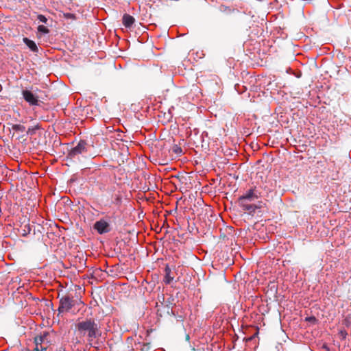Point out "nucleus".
Returning a JSON list of instances; mask_svg holds the SVG:
<instances>
[{
  "instance_id": "obj_1",
  "label": "nucleus",
  "mask_w": 351,
  "mask_h": 351,
  "mask_svg": "<svg viewBox=\"0 0 351 351\" xmlns=\"http://www.w3.org/2000/svg\"><path fill=\"white\" fill-rule=\"evenodd\" d=\"M77 332L82 336H86L90 345L94 339L99 338L101 335L100 326L94 319L86 318L79 322L76 324Z\"/></svg>"
},
{
  "instance_id": "obj_2",
  "label": "nucleus",
  "mask_w": 351,
  "mask_h": 351,
  "mask_svg": "<svg viewBox=\"0 0 351 351\" xmlns=\"http://www.w3.org/2000/svg\"><path fill=\"white\" fill-rule=\"evenodd\" d=\"M88 144L86 141L80 140L75 146L68 149V153L66 157L67 160L73 161L79 160V156L86 154L88 152Z\"/></svg>"
},
{
  "instance_id": "obj_3",
  "label": "nucleus",
  "mask_w": 351,
  "mask_h": 351,
  "mask_svg": "<svg viewBox=\"0 0 351 351\" xmlns=\"http://www.w3.org/2000/svg\"><path fill=\"white\" fill-rule=\"evenodd\" d=\"M260 196V192L256 187H252L238 198L239 204H243L246 201L254 202Z\"/></svg>"
},
{
  "instance_id": "obj_4",
  "label": "nucleus",
  "mask_w": 351,
  "mask_h": 351,
  "mask_svg": "<svg viewBox=\"0 0 351 351\" xmlns=\"http://www.w3.org/2000/svg\"><path fill=\"white\" fill-rule=\"evenodd\" d=\"M74 305L75 300L73 297L68 295L62 296L60 299V304L58 309L59 314L69 311Z\"/></svg>"
},
{
  "instance_id": "obj_5",
  "label": "nucleus",
  "mask_w": 351,
  "mask_h": 351,
  "mask_svg": "<svg viewBox=\"0 0 351 351\" xmlns=\"http://www.w3.org/2000/svg\"><path fill=\"white\" fill-rule=\"evenodd\" d=\"M93 228L99 234H106L111 230V227L109 222H108L104 219H101L97 221L93 225Z\"/></svg>"
},
{
  "instance_id": "obj_6",
  "label": "nucleus",
  "mask_w": 351,
  "mask_h": 351,
  "mask_svg": "<svg viewBox=\"0 0 351 351\" xmlns=\"http://www.w3.org/2000/svg\"><path fill=\"white\" fill-rule=\"evenodd\" d=\"M23 98L31 106H38V97L32 91L25 89L22 90Z\"/></svg>"
},
{
  "instance_id": "obj_7",
  "label": "nucleus",
  "mask_w": 351,
  "mask_h": 351,
  "mask_svg": "<svg viewBox=\"0 0 351 351\" xmlns=\"http://www.w3.org/2000/svg\"><path fill=\"white\" fill-rule=\"evenodd\" d=\"M49 332L47 331H44L40 333L39 335H36L34 337V343L35 344L42 345L43 343L51 344V340L49 338Z\"/></svg>"
},
{
  "instance_id": "obj_8",
  "label": "nucleus",
  "mask_w": 351,
  "mask_h": 351,
  "mask_svg": "<svg viewBox=\"0 0 351 351\" xmlns=\"http://www.w3.org/2000/svg\"><path fill=\"white\" fill-rule=\"evenodd\" d=\"M243 210L247 211L250 215H254L256 210L260 208L256 204L252 203H243V204H239Z\"/></svg>"
},
{
  "instance_id": "obj_9",
  "label": "nucleus",
  "mask_w": 351,
  "mask_h": 351,
  "mask_svg": "<svg viewBox=\"0 0 351 351\" xmlns=\"http://www.w3.org/2000/svg\"><path fill=\"white\" fill-rule=\"evenodd\" d=\"M135 22V19L128 14H124L122 18V23L126 28H130Z\"/></svg>"
},
{
  "instance_id": "obj_10",
  "label": "nucleus",
  "mask_w": 351,
  "mask_h": 351,
  "mask_svg": "<svg viewBox=\"0 0 351 351\" xmlns=\"http://www.w3.org/2000/svg\"><path fill=\"white\" fill-rule=\"evenodd\" d=\"M23 41L32 51L34 53L38 52V47H37L36 43L34 40L27 37H24L23 38Z\"/></svg>"
},
{
  "instance_id": "obj_11",
  "label": "nucleus",
  "mask_w": 351,
  "mask_h": 351,
  "mask_svg": "<svg viewBox=\"0 0 351 351\" xmlns=\"http://www.w3.org/2000/svg\"><path fill=\"white\" fill-rule=\"evenodd\" d=\"M165 276L163 281L166 285H169L173 281V277L171 276V270L168 264L165 265Z\"/></svg>"
},
{
  "instance_id": "obj_12",
  "label": "nucleus",
  "mask_w": 351,
  "mask_h": 351,
  "mask_svg": "<svg viewBox=\"0 0 351 351\" xmlns=\"http://www.w3.org/2000/svg\"><path fill=\"white\" fill-rule=\"evenodd\" d=\"M136 346V349L140 350L141 351H149L150 350L149 343L138 342Z\"/></svg>"
},
{
  "instance_id": "obj_13",
  "label": "nucleus",
  "mask_w": 351,
  "mask_h": 351,
  "mask_svg": "<svg viewBox=\"0 0 351 351\" xmlns=\"http://www.w3.org/2000/svg\"><path fill=\"white\" fill-rule=\"evenodd\" d=\"M12 129L17 132H26V128L21 124H13L12 126Z\"/></svg>"
},
{
  "instance_id": "obj_14",
  "label": "nucleus",
  "mask_w": 351,
  "mask_h": 351,
  "mask_svg": "<svg viewBox=\"0 0 351 351\" xmlns=\"http://www.w3.org/2000/svg\"><path fill=\"white\" fill-rule=\"evenodd\" d=\"M38 33L41 35H45L49 33V29L43 25H40L37 27Z\"/></svg>"
},
{
  "instance_id": "obj_15",
  "label": "nucleus",
  "mask_w": 351,
  "mask_h": 351,
  "mask_svg": "<svg viewBox=\"0 0 351 351\" xmlns=\"http://www.w3.org/2000/svg\"><path fill=\"white\" fill-rule=\"evenodd\" d=\"M40 127L38 125H36L33 127H30L27 130H26V135L27 136H32L34 134H36V131L38 130H39Z\"/></svg>"
},
{
  "instance_id": "obj_16",
  "label": "nucleus",
  "mask_w": 351,
  "mask_h": 351,
  "mask_svg": "<svg viewBox=\"0 0 351 351\" xmlns=\"http://www.w3.org/2000/svg\"><path fill=\"white\" fill-rule=\"evenodd\" d=\"M342 324L347 328L351 327V315H346L342 321Z\"/></svg>"
},
{
  "instance_id": "obj_17",
  "label": "nucleus",
  "mask_w": 351,
  "mask_h": 351,
  "mask_svg": "<svg viewBox=\"0 0 351 351\" xmlns=\"http://www.w3.org/2000/svg\"><path fill=\"white\" fill-rule=\"evenodd\" d=\"M305 321L307 322H309V323H311L312 324H315L318 322L317 318L315 316H313V315L306 317H305Z\"/></svg>"
},
{
  "instance_id": "obj_18",
  "label": "nucleus",
  "mask_w": 351,
  "mask_h": 351,
  "mask_svg": "<svg viewBox=\"0 0 351 351\" xmlns=\"http://www.w3.org/2000/svg\"><path fill=\"white\" fill-rule=\"evenodd\" d=\"M172 152L176 154L177 155H180L182 153V149L178 145H174L172 147Z\"/></svg>"
},
{
  "instance_id": "obj_19",
  "label": "nucleus",
  "mask_w": 351,
  "mask_h": 351,
  "mask_svg": "<svg viewBox=\"0 0 351 351\" xmlns=\"http://www.w3.org/2000/svg\"><path fill=\"white\" fill-rule=\"evenodd\" d=\"M37 19L39 22L47 24L48 21V19L43 14H38Z\"/></svg>"
},
{
  "instance_id": "obj_20",
  "label": "nucleus",
  "mask_w": 351,
  "mask_h": 351,
  "mask_svg": "<svg viewBox=\"0 0 351 351\" xmlns=\"http://www.w3.org/2000/svg\"><path fill=\"white\" fill-rule=\"evenodd\" d=\"M258 329L256 330V332L253 335H252L249 337L245 338L244 339L245 340L246 342L256 340V338L258 337Z\"/></svg>"
},
{
  "instance_id": "obj_21",
  "label": "nucleus",
  "mask_w": 351,
  "mask_h": 351,
  "mask_svg": "<svg viewBox=\"0 0 351 351\" xmlns=\"http://www.w3.org/2000/svg\"><path fill=\"white\" fill-rule=\"evenodd\" d=\"M339 335L340 336L341 339H345L348 336V332H346V330L341 329V330H339Z\"/></svg>"
},
{
  "instance_id": "obj_22",
  "label": "nucleus",
  "mask_w": 351,
  "mask_h": 351,
  "mask_svg": "<svg viewBox=\"0 0 351 351\" xmlns=\"http://www.w3.org/2000/svg\"><path fill=\"white\" fill-rule=\"evenodd\" d=\"M47 348L43 347L42 345L40 344H36V348L34 349V351H46Z\"/></svg>"
},
{
  "instance_id": "obj_23",
  "label": "nucleus",
  "mask_w": 351,
  "mask_h": 351,
  "mask_svg": "<svg viewBox=\"0 0 351 351\" xmlns=\"http://www.w3.org/2000/svg\"><path fill=\"white\" fill-rule=\"evenodd\" d=\"M64 16L67 19H73L75 18V14H73V13H66V14H64Z\"/></svg>"
},
{
  "instance_id": "obj_24",
  "label": "nucleus",
  "mask_w": 351,
  "mask_h": 351,
  "mask_svg": "<svg viewBox=\"0 0 351 351\" xmlns=\"http://www.w3.org/2000/svg\"><path fill=\"white\" fill-rule=\"evenodd\" d=\"M27 229H28L27 232V230H24V232L23 233V236H26L28 233L30 232L31 229L29 226H27Z\"/></svg>"
},
{
  "instance_id": "obj_25",
  "label": "nucleus",
  "mask_w": 351,
  "mask_h": 351,
  "mask_svg": "<svg viewBox=\"0 0 351 351\" xmlns=\"http://www.w3.org/2000/svg\"><path fill=\"white\" fill-rule=\"evenodd\" d=\"M167 313L176 317V313L173 310H171L170 311L168 310Z\"/></svg>"
},
{
  "instance_id": "obj_26",
  "label": "nucleus",
  "mask_w": 351,
  "mask_h": 351,
  "mask_svg": "<svg viewBox=\"0 0 351 351\" xmlns=\"http://www.w3.org/2000/svg\"><path fill=\"white\" fill-rule=\"evenodd\" d=\"M189 339H190L189 335H187L186 336V339L187 341H189Z\"/></svg>"
},
{
  "instance_id": "obj_27",
  "label": "nucleus",
  "mask_w": 351,
  "mask_h": 351,
  "mask_svg": "<svg viewBox=\"0 0 351 351\" xmlns=\"http://www.w3.org/2000/svg\"><path fill=\"white\" fill-rule=\"evenodd\" d=\"M252 202L246 201V203H251Z\"/></svg>"
}]
</instances>
